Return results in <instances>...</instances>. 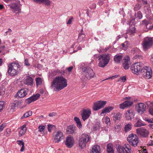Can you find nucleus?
Returning a JSON list of instances; mask_svg holds the SVG:
<instances>
[{
    "instance_id": "nucleus-3",
    "label": "nucleus",
    "mask_w": 153,
    "mask_h": 153,
    "mask_svg": "<svg viewBox=\"0 0 153 153\" xmlns=\"http://www.w3.org/2000/svg\"><path fill=\"white\" fill-rule=\"evenodd\" d=\"M111 55L110 54H102L100 55L98 57L99 60V66L104 68L109 63Z\"/></svg>"
},
{
    "instance_id": "nucleus-56",
    "label": "nucleus",
    "mask_w": 153,
    "mask_h": 153,
    "mask_svg": "<svg viewBox=\"0 0 153 153\" xmlns=\"http://www.w3.org/2000/svg\"><path fill=\"white\" fill-rule=\"evenodd\" d=\"M124 62H130V58L128 56H126L124 58Z\"/></svg>"
},
{
    "instance_id": "nucleus-11",
    "label": "nucleus",
    "mask_w": 153,
    "mask_h": 153,
    "mask_svg": "<svg viewBox=\"0 0 153 153\" xmlns=\"http://www.w3.org/2000/svg\"><path fill=\"white\" fill-rule=\"evenodd\" d=\"M28 92V90L27 88L22 89L17 92L15 95L14 97L17 98H23L27 95Z\"/></svg>"
},
{
    "instance_id": "nucleus-53",
    "label": "nucleus",
    "mask_w": 153,
    "mask_h": 153,
    "mask_svg": "<svg viewBox=\"0 0 153 153\" xmlns=\"http://www.w3.org/2000/svg\"><path fill=\"white\" fill-rule=\"evenodd\" d=\"M142 24L145 25L146 27L149 24V23L146 20L144 19L142 21Z\"/></svg>"
},
{
    "instance_id": "nucleus-12",
    "label": "nucleus",
    "mask_w": 153,
    "mask_h": 153,
    "mask_svg": "<svg viewBox=\"0 0 153 153\" xmlns=\"http://www.w3.org/2000/svg\"><path fill=\"white\" fill-rule=\"evenodd\" d=\"M137 134L143 137H147L149 134V132L147 130L143 128H139L136 129Z\"/></svg>"
},
{
    "instance_id": "nucleus-62",
    "label": "nucleus",
    "mask_w": 153,
    "mask_h": 153,
    "mask_svg": "<svg viewBox=\"0 0 153 153\" xmlns=\"http://www.w3.org/2000/svg\"><path fill=\"white\" fill-rule=\"evenodd\" d=\"M146 120L149 123H153V120H152L151 119L149 118H146Z\"/></svg>"
},
{
    "instance_id": "nucleus-50",
    "label": "nucleus",
    "mask_w": 153,
    "mask_h": 153,
    "mask_svg": "<svg viewBox=\"0 0 153 153\" xmlns=\"http://www.w3.org/2000/svg\"><path fill=\"white\" fill-rule=\"evenodd\" d=\"M128 42H125L124 43H122V46L124 50L126 49L128 47V45H127Z\"/></svg>"
},
{
    "instance_id": "nucleus-7",
    "label": "nucleus",
    "mask_w": 153,
    "mask_h": 153,
    "mask_svg": "<svg viewBox=\"0 0 153 153\" xmlns=\"http://www.w3.org/2000/svg\"><path fill=\"white\" fill-rule=\"evenodd\" d=\"M146 79H149L151 78L152 71L150 67L145 66L142 68L140 73Z\"/></svg>"
},
{
    "instance_id": "nucleus-9",
    "label": "nucleus",
    "mask_w": 153,
    "mask_h": 153,
    "mask_svg": "<svg viewBox=\"0 0 153 153\" xmlns=\"http://www.w3.org/2000/svg\"><path fill=\"white\" fill-rule=\"evenodd\" d=\"M82 72L83 75L87 79H90L94 76V73L93 70L90 68H83Z\"/></svg>"
},
{
    "instance_id": "nucleus-41",
    "label": "nucleus",
    "mask_w": 153,
    "mask_h": 153,
    "mask_svg": "<svg viewBox=\"0 0 153 153\" xmlns=\"http://www.w3.org/2000/svg\"><path fill=\"white\" fill-rule=\"evenodd\" d=\"M121 129V126L120 125H116L115 127V132H118Z\"/></svg>"
},
{
    "instance_id": "nucleus-61",
    "label": "nucleus",
    "mask_w": 153,
    "mask_h": 153,
    "mask_svg": "<svg viewBox=\"0 0 153 153\" xmlns=\"http://www.w3.org/2000/svg\"><path fill=\"white\" fill-rule=\"evenodd\" d=\"M20 103V102L18 100H16L14 101V104L15 106H17Z\"/></svg>"
},
{
    "instance_id": "nucleus-59",
    "label": "nucleus",
    "mask_w": 153,
    "mask_h": 153,
    "mask_svg": "<svg viewBox=\"0 0 153 153\" xmlns=\"http://www.w3.org/2000/svg\"><path fill=\"white\" fill-rule=\"evenodd\" d=\"M56 115V113L55 112H52L49 114V116L50 117H53Z\"/></svg>"
},
{
    "instance_id": "nucleus-27",
    "label": "nucleus",
    "mask_w": 153,
    "mask_h": 153,
    "mask_svg": "<svg viewBox=\"0 0 153 153\" xmlns=\"http://www.w3.org/2000/svg\"><path fill=\"white\" fill-rule=\"evenodd\" d=\"M87 143L81 139H79L78 144L79 147L81 149H83L85 148L86 146V144Z\"/></svg>"
},
{
    "instance_id": "nucleus-43",
    "label": "nucleus",
    "mask_w": 153,
    "mask_h": 153,
    "mask_svg": "<svg viewBox=\"0 0 153 153\" xmlns=\"http://www.w3.org/2000/svg\"><path fill=\"white\" fill-rule=\"evenodd\" d=\"M42 4L48 6L50 5V0H42Z\"/></svg>"
},
{
    "instance_id": "nucleus-21",
    "label": "nucleus",
    "mask_w": 153,
    "mask_h": 153,
    "mask_svg": "<svg viewBox=\"0 0 153 153\" xmlns=\"http://www.w3.org/2000/svg\"><path fill=\"white\" fill-rule=\"evenodd\" d=\"M66 132L69 134H73L76 133V128L73 125H71L68 127Z\"/></svg>"
},
{
    "instance_id": "nucleus-19",
    "label": "nucleus",
    "mask_w": 153,
    "mask_h": 153,
    "mask_svg": "<svg viewBox=\"0 0 153 153\" xmlns=\"http://www.w3.org/2000/svg\"><path fill=\"white\" fill-rule=\"evenodd\" d=\"M40 95L39 94H36L26 99L25 102L27 104H29L31 102L37 100L40 97Z\"/></svg>"
},
{
    "instance_id": "nucleus-26",
    "label": "nucleus",
    "mask_w": 153,
    "mask_h": 153,
    "mask_svg": "<svg viewBox=\"0 0 153 153\" xmlns=\"http://www.w3.org/2000/svg\"><path fill=\"white\" fill-rule=\"evenodd\" d=\"M113 107L112 106H109L105 108L102 110L101 113V115H102L103 114L109 112L113 109Z\"/></svg>"
},
{
    "instance_id": "nucleus-31",
    "label": "nucleus",
    "mask_w": 153,
    "mask_h": 153,
    "mask_svg": "<svg viewBox=\"0 0 153 153\" xmlns=\"http://www.w3.org/2000/svg\"><path fill=\"white\" fill-rule=\"evenodd\" d=\"M74 120L76 122L78 127L81 128L82 127V125L81 123V121L79 118L75 117Z\"/></svg>"
},
{
    "instance_id": "nucleus-16",
    "label": "nucleus",
    "mask_w": 153,
    "mask_h": 153,
    "mask_svg": "<svg viewBox=\"0 0 153 153\" xmlns=\"http://www.w3.org/2000/svg\"><path fill=\"white\" fill-rule=\"evenodd\" d=\"M106 103V101H98L94 102L93 109L94 111H97L103 108Z\"/></svg>"
},
{
    "instance_id": "nucleus-33",
    "label": "nucleus",
    "mask_w": 153,
    "mask_h": 153,
    "mask_svg": "<svg viewBox=\"0 0 153 153\" xmlns=\"http://www.w3.org/2000/svg\"><path fill=\"white\" fill-rule=\"evenodd\" d=\"M132 126L131 124H128L126 125L124 127V131L125 132L130 131L131 129Z\"/></svg>"
},
{
    "instance_id": "nucleus-38",
    "label": "nucleus",
    "mask_w": 153,
    "mask_h": 153,
    "mask_svg": "<svg viewBox=\"0 0 153 153\" xmlns=\"http://www.w3.org/2000/svg\"><path fill=\"white\" fill-rule=\"evenodd\" d=\"M135 18L139 19H141L143 17L142 14L140 11H138L137 13H135Z\"/></svg>"
},
{
    "instance_id": "nucleus-5",
    "label": "nucleus",
    "mask_w": 153,
    "mask_h": 153,
    "mask_svg": "<svg viewBox=\"0 0 153 153\" xmlns=\"http://www.w3.org/2000/svg\"><path fill=\"white\" fill-rule=\"evenodd\" d=\"M7 2L9 1H15L16 3H10L9 6L10 8H11L13 12H20L21 11V9L20 8L21 6L20 4V1L19 0H6Z\"/></svg>"
},
{
    "instance_id": "nucleus-1",
    "label": "nucleus",
    "mask_w": 153,
    "mask_h": 153,
    "mask_svg": "<svg viewBox=\"0 0 153 153\" xmlns=\"http://www.w3.org/2000/svg\"><path fill=\"white\" fill-rule=\"evenodd\" d=\"M67 85V80L62 76L56 77L53 80L51 87L57 91L63 89Z\"/></svg>"
},
{
    "instance_id": "nucleus-49",
    "label": "nucleus",
    "mask_w": 153,
    "mask_h": 153,
    "mask_svg": "<svg viewBox=\"0 0 153 153\" xmlns=\"http://www.w3.org/2000/svg\"><path fill=\"white\" fill-rule=\"evenodd\" d=\"M4 105V102L3 101H0V112L3 109V107Z\"/></svg>"
},
{
    "instance_id": "nucleus-15",
    "label": "nucleus",
    "mask_w": 153,
    "mask_h": 153,
    "mask_svg": "<svg viewBox=\"0 0 153 153\" xmlns=\"http://www.w3.org/2000/svg\"><path fill=\"white\" fill-rule=\"evenodd\" d=\"M137 112L140 114H142L146 111V106L143 103H138L136 106Z\"/></svg>"
},
{
    "instance_id": "nucleus-10",
    "label": "nucleus",
    "mask_w": 153,
    "mask_h": 153,
    "mask_svg": "<svg viewBox=\"0 0 153 153\" xmlns=\"http://www.w3.org/2000/svg\"><path fill=\"white\" fill-rule=\"evenodd\" d=\"M142 44L144 49H147L151 47L153 45L152 38L149 37L145 38Z\"/></svg>"
},
{
    "instance_id": "nucleus-29",
    "label": "nucleus",
    "mask_w": 153,
    "mask_h": 153,
    "mask_svg": "<svg viewBox=\"0 0 153 153\" xmlns=\"http://www.w3.org/2000/svg\"><path fill=\"white\" fill-rule=\"evenodd\" d=\"M107 153H114L113 146L111 144H109L107 145Z\"/></svg>"
},
{
    "instance_id": "nucleus-45",
    "label": "nucleus",
    "mask_w": 153,
    "mask_h": 153,
    "mask_svg": "<svg viewBox=\"0 0 153 153\" xmlns=\"http://www.w3.org/2000/svg\"><path fill=\"white\" fill-rule=\"evenodd\" d=\"M24 65L27 67H29L30 66V64L29 63L28 59H25L24 61Z\"/></svg>"
},
{
    "instance_id": "nucleus-37",
    "label": "nucleus",
    "mask_w": 153,
    "mask_h": 153,
    "mask_svg": "<svg viewBox=\"0 0 153 153\" xmlns=\"http://www.w3.org/2000/svg\"><path fill=\"white\" fill-rule=\"evenodd\" d=\"M36 85H40L42 83V79L40 77L36 78L35 79Z\"/></svg>"
},
{
    "instance_id": "nucleus-57",
    "label": "nucleus",
    "mask_w": 153,
    "mask_h": 153,
    "mask_svg": "<svg viewBox=\"0 0 153 153\" xmlns=\"http://www.w3.org/2000/svg\"><path fill=\"white\" fill-rule=\"evenodd\" d=\"M146 28L148 29H148L151 30L153 28V25L149 23V25L147 26L146 27Z\"/></svg>"
},
{
    "instance_id": "nucleus-48",
    "label": "nucleus",
    "mask_w": 153,
    "mask_h": 153,
    "mask_svg": "<svg viewBox=\"0 0 153 153\" xmlns=\"http://www.w3.org/2000/svg\"><path fill=\"white\" fill-rule=\"evenodd\" d=\"M141 6L139 4H136L134 7V9L135 11H137L140 9Z\"/></svg>"
},
{
    "instance_id": "nucleus-2",
    "label": "nucleus",
    "mask_w": 153,
    "mask_h": 153,
    "mask_svg": "<svg viewBox=\"0 0 153 153\" xmlns=\"http://www.w3.org/2000/svg\"><path fill=\"white\" fill-rule=\"evenodd\" d=\"M20 66L18 62H14L10 63L7 65V73L9 75L12 76H15L18 74L20 70Z\"/></svg>"
},
{
    "instance_id": "nucleus-63",
    "label": "nucleus",
    "mask_w": 153,
    "mask_h": 153,
    "mask_svg": "<svg viewBox=\"0 0 153 153\" xmlns=\"http://www.w3.org/2000/svg\"><path fill=\"white\" fill-rule=\"evenodd\" d=\"M33 1L34 2L39 4H42V0H33Z\"/></svg>"
},
{
    "instance_id": "nucleus-6",
    "label": "nucleus",
    "mask_w": 153,
    "mask_h": 153,
    "mask_svg": "<svg viewBox=\"0 0 153 153\" xmlns=\"http://www.w3.org/2000/svg\"><path fill=\"white\" fill-rule=\"evenodd\" d=\"M117 151L118 153H131V148L129 144H125L124 146L118 145L117 146Z\"/></svg>"
},
{
    "instance_id": "nucleus-58",
    "label": "nucleus",
    "mask_w": 153,
    "mask_h": 153,
    "mask_svg": "<svg viewBox=\"0 0 153 153\" xmlns=\"http://www.w3.org/2000/svg\"><path fill=\"white\" fill-rule=\"evenodd\" d=\"M73 68V66H70L69 67H68L66 68V69L68 70V72L70 73L72 69Z\"/></svg>"
},
{
    "instance_id": "nucleus-13",
    "label": "nucleus",
    "mask_w": 153,
    "mask_h": 153,
    "mask_svg": "<svg viewBox=\"0 0 153 153\" xmlns=\"http://www.w3.org/2000/svg\"><path fill=\"white\" fill-rule=\"evenodd\" d=\"M74 142V138L71 135H69L65 138V144L68 148H71L73 146Z\"/></svg>"
},
{
    "instance_id": "nucleus-14",
    "label": "nucleus",
    "mask_w": 153,
    "mask_h": 153,
    "mask_svg": "<svg viewBox=\"0 0 153 153\" xmlns=\"http://www.w3.org/2000/svg\"><path fill=\"white\" fill-rule=\"evenodd\" d=\"M130 98L126 97L125 99L127 100L125 101L123 103L120 105V107L121 109H124L125 108H127L131 107L133 104V102L132 101L129 100Z\"/></svg>"
},
{
    "instance_id": "nucleus-22",
    "label": "nucleus",
    "mask_w": 153,
    "mask_h": 153,
    "mask_svg": "<svg viewBox=\"0 0 153 153\" xmlns=\"http://www.w3.org/2000/svg\"><path fill=\"white\" fill-rule=\"evenodd\" d=\"M79 139H81L87 143L90 142L89 136L86 133L82 134Z\"/></svg>"
},
{
    "instance_id": "nucleus-28",
    "label": "nucleus",
    "mask_w": 153,
    "mask_h": 153,
    "mask_svg": "<svg viewBox=\"0 0 153 153\" xmlns=\"http://www.w3.org/2000/svg\"><path fill=\"white\" fill-rule=\"evenodd\" d=\"M122 56L121 55L117 54L114 56V61L117 63H119L122 59Z\"/></svg>"
},
{
    "instance_id": "nucleus-24",
    "label": "nucleus",
    "mask_w": 153,
    "mask_h": 153,
    "mask_svg": "<svg viewBox=\"0 0 153 153\" xmlns=\"http://www.w3.org/2000/svg\"><path fill=\"white\" fill-rule=\"evenodd\" d=\"M100 148L98 145H95L92 148L90 153H100Z\"/></svg>"
},
{
    "instance_id": "nucleus-60",
    "label": "nucleus",
    "mask_w": 153,
    "mask_h": 153,
    "mask_svg": "<svg viewBox=\"0 0 153 153\" xmlns=\"http://www.w3.org/2000/svg\"><path fill=\"white\" fill-rule=\"evenodd\" d=\"M73 19V17H71V18H70L68 20V21L67 22V24H68V25H70V24L71 23V22L72 21V20Z\"/></svg>"
},
{
    "instance_id": "nucleus-52",
    "label": "nucleus",
    "mask_w": 153,
    "mask_h": 153,
    "mask_svg": "<svg viewBox=\"0 0 153 153\" xmlns=\"http://www.w3.org/2000/svg\"><path fill=\"white\" fill-rule=\"evenodd\" d=\"M55 127V126L54 125H48V131L49 132H51V129L54 128Z\"/></svg>"
},
{
    "instance_id": "nucleus-54",
    "label": "nucleus",
    "mask_w": 153,
    "mask_h": 153,
    "mask_svg": "<svg viewBox=\"0 0 153 153\" xmlns=\"http://www.w3.org/2000/svg\"><path fill=\"white\" fill-rule=\"evenodd\" d=\"M149 111V113L153 115V105L150 107Z\"/></svg>"
},
{
    "instance_id": "nucleus-18",
    "label": "nucleus",
    "mask_w": 153,
    "mask_h": 153,
    "mask_svg": "<svg viewBox=\"0 0 153 153\" xmlns=\"http://www.w3.org/2000/svg\"><path fill=\"white\" fill-rule=\"evenodd\" d=\"M64 138L63 133L60 131H58L56 134L54 138L55 143H59Z\"/></svg>"
},
{
    "instance_id": "nucleus-8",
    "label": "nucleus",
    "mask_w": 153,
    "mask_h": 153,
    "mask_svg": "<svg viewBox=\"0 0 153 153\" xmlns=\"http://www.w3.org/2000/svg\"><path fill=\"white\" fill-rule=\"evenodd\" d=\"M127 139L129 144L133 146H137L139 142L138 138L135 134H129L127 137Z\"/></svg>"
},
{
    "instance_id": "nucleus-44",
    "label": "nucleus",
    "mask_w": 153,
    "mask_h": 153,
    "mask_svg": "<svg viewBox=\"0 0 153 153\" xmlns=\"http://www.w3.org/2000/svg\"><path fill=\"white\" fill-rule=\"evenodd\" d=\"M100 124L99 123L98 124L94 125L93 127V130L94 131H96L99 129L100 127Z\"/></svg>"
},
{
    "instance_id": "nucleus-25",
    "label": "nucleus",
    "mask_w": 153,
    "mask_h": 153,
    "mask_svg": "<svg viewBox=\"0 0 153 153\" xmlns=\"http://www.w3.org/2000/svg\"><path fill=\"white\" fill-rule=\"evenodd\" d=\"M27 130L26 125H24L22 127L21 129L20 130L19 136V137H21L26 132Z\"/></svg>"
},
{
    "instance_id": "nucleus-64",
    "label": "nucleus",
    "mask_w": 153,
    "mask_h": 153,
    "mask_svg": "<svg viewBox=\"0 0 153 153\" xmlns=\"http://www.w3.org/2000/svg\"><path fill=\"white\" fill-rule=\"evenodd\" d=\"M148 145L149 146H152L153 145V140H150L148 142Z\"/></svg>"
},
{
    "instance_id": "nucleus-47",
    "label": "nucleus",
    "mask_w": 153,
    "mask_h": 153,
    "mask_svg": "<svg viewBox=\"0 0 153 153\" xmlns=\"http://www.w3.org/2000/svg\"><path fill=\"white\" fill-rule=\"evenodd\" d=\"M126 80V77L125 76H123L122 77H121L118 80V81H121V82H125Z\"/></svg>"
},
{
    "instance_id": "nucleus-36",
    "label": "nucleus",
    "mask_w": 153,
    "mask_h": 153,
    "mask_svg": "<svg viewBox=\"0 0 153 153\" xmlns=\"http://www.w3.org/2000/svg\"><path fill=\"white\" fill-rule=\"evenodd\" d=\"M18 143V144L20 146H22V148L20 150V151L21 152H23L24 149L25 148V143L23 141L21 140H18L17 141Z\"/></svg>"
},
{
    "instance_id": "nucleus-46",
    "label": "nucleus",
    "mask_w": 153,
    "mask_h": 153,
    "mask_svg": "<svg viewBox=\"0 0 153 153\" xmlns=\"http://www.w3.org/2000/svg\"><path fill=\"white\" fill-rule=\"evenodd\" d=\"M105 123L107 125H110L111 124L110 120V118L108 117H105Z\"/></svg>"
},
{
    "instance_id": "nucleus-55",
    "label": "nucleus",
    "mask_w": 153,
    "mask_h": 153,
    "mask_svg": "<svg viewBox=\"0 0 153 153\" xmlns=\"http://www.w3.org/2000/svg\"><path fill=\"white\" fill-rule=\"evenodd\" d=\"M45 128V126H40L39 127V131L40 132L43 131Z\"/></svg>"
},
{
    "instance_id": "nucleus-30",
    "label": "nucleus",
    "mask_w": 153,
    "mask_h": 153,
    "mask_svg": "<svg viewBox=\"0 0 153 153\" xmlns=\"http://www.w3.org/2000/svg\"><path fill=\"white\" fill-rule=\"evenodd\" d=\"M82 30H81V33L79 34L78 38V42H80L85 40L84 39L85 37V35L82 33Z\"/></svg>"
},
{
    "instance_id": "nucleus-23",
    "label": "nucleus",
    "mask_w": 153,
    "mask_h": 153,
    "mask_svg": "<svg viewBox=\"0 0 153 153\" xmlns=\"http://www.w3.org/2000/svg\"><path fill=\"white\" fill-rule=\"evenodd\" d=\"M33 79L29 76H27L25 81V84L28 85H33Z\"/></svg>"
},
{
    "instance_id": "nucleus-20",
    "label": "nucleus",
    "mask_w": 153,
    "mask_h": 153,
    "mask_svg": "<svg viewBox=\"0 0 153 153\" xmlns=\"http://www.w3.org/2000/svg\"><path fill=\"white\" fill-rule=\"evenodd\" d=\"M135 113L134 111L131 109L128 110L125 114V117L128 120H131L134 118Z\"/></svg>"
},
{
    "instance_id": "nucleus-40",
    "label": "nucleus",
    "mask_w": 153,
    "mask_h": 153,
    "mask_svg": "<svg viewBox=\"0 0 153 153\" xmlns=\"http://www.w3.org/2000/svg\"><path fill=\"white\" fill-rule=\"evenodd\" d=\"M129 63L130 62H124L123 64V66L125 69L127 70L129 68L130 66Z\"/></svg>"
},
{
    "instance_id": "nucleus-35",
    "label": "nucleus",
    "mask_w": 153,
    "mask_h": 153,
    "mask_svg": "<svg viewBox=\"0 0 153 153\" xmlns=\"http://www.w3.org/2000/svg\"><path fill=\"white\" fill-rule=\"evenodd\" d=\"M121 114L119 113H117L115 114L113 117L114 121H116L117 120H119L121 117Z\"/></svg>"
},
{
    "instance_id": "nucleus-32",
    "label": "nucleus",
    "mask_w": 153,
    "mask_h": 153,
    "mask_svg": "<svg viewBox=\"0 0 153 153\" xmlns=\"http://www.w3.org/2000/svg\"><path fill=\"white\" fill-rule=\"evenodd\" d=\"M137 121L134 125L136 127H138L144 126V123L140 119H137Z\"/></svg>"
},
{
    "instance_id": "nucleus-4",
    "label": "nucleus",
    "mask_w": 153,
    "mask_h": 153,
    "mask_svg": "<svg viewBox=\"0 0 153 153\" xmlns=\"http://www.w3.org/2000/svg\"><path fill=\"white\" fill-rule=\"evenodd\" d=\"M143 64L140 62L135 63L133 64L131 67V70L133 74L138 75L140 74L143 68Z\"/></svg>"
},
{
    "instance_id": "nucleus-17",
    "label": "nucleus",
    "mask_w": 153,
    "mask_h": 153,
    "mask_svg": "<svg viewBox=\"0 0 153 153\" xmlns=\"http://www.w3.org/2000/svg\"><path fill=\"white\" fill-rule=\"evenodd\" d=\"M91 113V110L89 109H84L82 110L81 115L83 121H85L89 117Z\"/></svg>"
},
{
    "instance_id": "nucleus-42",
    "label": "nucleus",
    "mask_w": 153,
    "mask_h": 153,
    "mask_svg": "<svg viewBox=\"0 0 153 153\" xmlns=\"http://www.w3.org/2000/svg\"><path fill=\"white\" fill-rule=\"evenodd\" d=\"M5 89L4 87H0V95H3L5 93Z\"/></svg>"
},
{
    "instance_id": "nucleus-39",
    "label": "nucleus",
    "mask_w": 153,
    "mask_h": 153,
    "mask_svg": "<svg viewBox=\"0 0 153 153\" xmlns=\"http://www.w3.org/2000/svg\"><path fill=\"white\" fill-rule=\"evenodd\" d=\"M135 32V28L133 27L131 29H130L128 30L126 33L128 34L129 35L133 34Z\"/></svg>"
},
{
    "instance_id": "nucleus-34",
    "label": "nucleus",
    "mask_w": 153,
    "mask_h": 153,
    "mask_svg": "<svg viewBox=\"0 0 153 153\" xmlns=\"http://www.w3.org/2000/svg\"><path fill=\"white\" fill-rule=\"evenodd\" d=\"M32 112L29 111L25 113L24 115L21 117V119H22L24 118L27 117L32 115Z\"/></svg>"
},
{
    "instance_id": "nucleus-51",
    "label": "nucleus",
    "mask_w": 153,
    "mask_h": 153,
    "mask_svg": "<svg viewBox=\"0 0 153 153\" xmlns=\"http://www.w3.org/2000/svg\"><path fill=\"white\" fill-rule=\"evenodd\" d=\"M6 125V123H3L0 126V132H1L3 130Z\"/></svg>"
}]
</instances>
